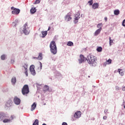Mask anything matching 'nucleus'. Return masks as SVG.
I'll return each instance as SVG.
<instances>
[{"mask_svg": "<svg viewBox=\"0 0 125 125\" xmlns=\"http://www.w3.org/2000/svg\"><path fill=\"white\" fill-rule=\"evenodd\" d=\"M80 59L79 60L80 64H81V63H83V61L85 60V58H84V57H83V55H80Z\"/></svg>", "mask_w": 125, "mask_h": 125, "instance_id": "4468645a", "label": "nucleus"}, {"mask_svg": "<svg viewBox=\"0 0 125 125\" xmlns=\"http://www.w3.org/2000/svg\"><path fill=\"white\" fill-rule=\"evenodd\" d=\"M103 27V24L102 23H100L98 24L97 28H99V30H102V27Z\"/></svg>", "mask_w": 125, "mask_h": 125, "instance_id": "412c9836", "label": "nucleus"}, {"mask_svg": "<svg viewBox=\"0 0 125 125\" xmlns=\"http://www.w3.org/2000/svg\"><path fill=\"white\" fill-rule=\"evenodd\" d=\"M11 81H12V84H15V83H16V78L13 77L12 78Z\"/></svg>", "mask_w": 125, "mask_h": 125, "instance_id": "a878e982", "label": "nucleus"}, {"mask_svg": "<svg viewBox=\"0 0 125 125\" xmlns=\"http://www.w3.org/2000/svg\"><path fill=\"white\" fill-rule=\"evenodd\" d=\"M107 19L108 18H107V17H104V21H105V22H107Z\"/></svg>", "mask_w": 125, "mask_h": 125, "instance_id": "c03bdc74", "label": "nucleus"}, {"mask_svg": "<svg viewBox=\"0 0 125 125\" xmlns=\"http://www.w3.org/2000/svg\"><path fill=\"white\" fill-rule=\"evenodd\" d=\"M39 63H40V67H38V69H39L40 71H41L42 68V64L41 62H40Z\"/></svg>", "mask_w": 125, "mask_h": 125, "instance_id": "2f4dec72", "label": "nucleus"}, {"mask_svg": "<svg viewBox=\"0 0 125 125\" xmlns=\"http://www.w3.org/2000/svg\"><path fill=\"white\" fill-rule=\"evenodd\" d=\"M14 22H15L16 24H17H17H18V23H19V21H18V20H16L14 21Z\"/></svg>", "mask_w": 125, "mask_h": 125, "instance_id": "4c0bfd02", "label": "nucleus"}, {"mask_svg": "<svg viewBox=\"0 0 125 125\" xmlns=\"http://www.w3.org/2000/svg\"><path fill=\"white\" fill-rule=\"evenodd\" d=\"M12 25L13 26V27H16V26H17V23H16L14 21V22H13Z\"/></svg>", "mask_w": 125, "mask_h": 125, "instance_id": "f704fd0d", "label": "nucleus"}, {"mask_svg": "<svg viewBox=\"0 0 125 125\" xmlns=\"http://www.w3.org/2000/svg\"><path fill=\"white\" fill-rule=\"evenodd\" d=\"M107 64H108L107 62H104V66H106V65H107Z\"/></svg>", "mask_w": 125, "mask_h": 125, "instance_id": "a18cd8bd", "label": "nucleus"}, {"mask_svg": "<svg viewBox=\"0 0 125 125\" xmlns=\"http://www.w3.org/2000/svg\"><path fill=\"white\" fill-rule=\"evenodd\" d=\"M34 59H38V60H42V54L40 53L39 54V56L37 58L34 57Z\"/></svg>", "mask_w": 125, "mask_h": 125, "instance_id": "dca6fc26", "label": "nucleus"}, {"mask_svg": "<svg viewBox=\"0 0 125 125\" xmlns=\"http://www.w3.org/2000/svg\"><path fill=\"white\" fill-rule=\"evenodd\" d=\"M35 2L36 3H40V2H41V1H40V0H36Z\"/></svg>", "mask_w": 125, "mask_h": 125, "instance_id": "a19ab883", "label": "nucleus"}, {"mask_svg": "<svg viewBox=\"0 0 125 125\" xmlns=\"http://www.w3.org/2000/svg\"><path fill=\"white\" fill-rule=\"evenodd\" d=\"M43 90L44 91H48V90H49V86L45 85L43 87Z\"/></svg>", "mask_w": 125, "mask_h": 125, "instance_id": "393cba45", "label": "nucleus"}, {"mask_svg": "<svg viewBox=\"0 0 125 125\" xmlns=\"http://www.w3.org/2000/svg\"><path fill=\"white\" fill-rule=\"evenodd\" d=\"M50 29H51V28H50V27H49L48 28V31H49V30H50Z\"/></svg>", "mask_w": 125, "mask_h": 125, "instance_id": "de8ad7c7", "label": "nucleus"}, {"mask_svg": "<svg viewBox=\"0 0 125 125\" xmlns=\"http://www.w3.org/2000/svg\"><path fill=\"white\" fill-rule=\"evenodd\" d=\"M108 109H105L104 111V114L106 115V114H108Z\"/></svg>", "mask_w": 125, "mask_h": 125, "instance_id": "ea45409f", "label": "nucleus"}, {"mask_svg": "<svg viewBox=\"0 0 125 125\" xmlns=\"http://www.w3.org/2000/svg\"><path fill=\"white\" fill-rule=\"evenodd\" d=\"M12 101L11 100H9L7 101L5 104V108L6 110H8V108H10L11 106H12Z\"/></svg>", "mask_w": 125, "mask_h": 125, "instance_id": "0eeeda50", "label": "nucleus"}, {"mask_svg": "<svg viewBox=\"0 0 125 125\" xmlns=\"http://www.w3.org/2000/svg\"><path fill=\"white\" fill-rule=\"evenodd\" d=\"M124 108L125 109V105H124Z\"/></svg>", "mask_w": 125, "mask_h": 125, "instance_id": "3c124183", "label": "nucleus"}, {"mask_svg": "<svg viewBox=\"0 0 125 125\" xmlns=\"http://www.w3.org/2000/svg\"><path fill=\"white\" fill-rule=\"evenodd\" d=\"M62 125H68V124L66 122H63Z\"/></svg>", "mask_w": 125, "mask_h": 125, "instance_id": "79ce46f5", "label": "nucleus"}, {"mask_svg": "<svg viewBox=\"0 0 125 125\" xmlns=\"http://www.w3.org/2000/svg\"><path fill=\"white\" fill-rule=\"evenodd\" d=\"M11 9L13 10L12 11V14L15 15H18L19 13H20V9L15 8L14 7H11Z\"/></svg>", "mask_w": 125, "mask_h": 125, "instance_id": "423d86ee", "label": "nucleus"}, {"mask_svg": "<svg viewBox=\"0 0 125 125\" xmlns=\"http://www.w3.org/2000/svg\"><path fill=\"white\" fill-rule=\"evenodd\" d=\"M50 51L52 54L55 55L57 53V46H56V43L54 41H51L49 45Z\"/></svg>", "mask_w": 125, "mask_h": 125, "instance_id": "f03ea898", "label": "nucleus"}, {"mask_svg": "<svg viewBox=\"0 0 125 125\" xmlns=\"http://www.w3.org/2000/svg\"><path fill=\"white\" fill-rule=\"evenodd\" d=\"M87 61L88 63L93 67H95V66L97 65V62H96V61H97V58L93 55L89 54L87 56Z\"/></svg>", "mask_w": 125, "mask_h": 125, "instance_id": "f257e3e1", "label": "nucleus"}, {"mask_svg": "<svg viewBox=\"0 0 125 125\" xmlns=\"http://www.w3.org/2000/svg\"><path fill=\"white\" fill-rule=\"evenodd\" d=\"M24 74H25L26 77H28V70H25Z\"/></svg>", "mask_w": 125, "mask_h": 125, "instance_id": "c9c22d12", "label": "nucleus"}, {"mask_svg": "<svg viewBox=\"0 0 125 125\" xmlns=\"http://www.w3.org/2000/svg\"><path fill=\"white\" fill-rule=\"evenodd\" d=\"M37 107V104L36 103H34L32 105H31V111H33Z\"/></svg>", "mask_w": 125, "mask_h": 125, "instance_id": "2eb2a0df", "label": "nucleus"}, {"mask_svg": "<svg viewBox=\"0 0 125 125\" xmlns=\"http://www.w3.org/2000/svg\"><path fill=\"white\" fill-rule=\"evenodd\" d=\"M42 125H46V124H43Z\"/></svg>", "mask_w": 125, "mask_h": 125, "instance_id": "09e8293b", "label": "nucleus"}, {"mask_svg": "<svg viewBox=\"0 0 125 125\" xmlns=\"http://www.w3.org/2000/svg\"><path fill=\"white\" fill-rule=\"evenodd\" d=\"M4 113H3L2 112H0V119L1 120H2V118H4Z\"/></svg>", "mask_w": 125, "mask_h": 125, "instance_id": "cd10ccee", "label": "nucleus"}, {"mask_svg": "<svg viewBox=\"0 0 125 125\" xmlns=\"http://www.w3.org/2000/svg\"><path fill=\"white\" fill-rule=\"evenodd\" d=\"M98 52H101L102 51V47H99L97 48Z\"/></svg>", "mask_w": 125, "mask_h": 125, "instance_id": "7c9ffc66", "label": "nucleus"}, {"mask_svg": "<svg viewBox=\"0 0 125 125\" xmlns=\"http://www.w3.org/2000/svg\"><path fill=\"white\" fill-rule=\"evenodd\" d=\"M118 72L120 76H124V75H125V71H124L122 69H118Z\"/></svg>", "mask_w": 125, "mask_h": 125, "instance_id": "6ab92c4d", "label": "nucleus"}, {"mask_svg": "<svg viewBox=\"0 0 125 125\" xmlns=\"http://www.w3.org/2000/svg\"><path fill=\"white\" fill-rule=\"evenodd\" d=\"M71 13H68L66 15H65L64 17L65 21H66V22H69V21H71V20H72V17H71Z\"/></svg>", "mask_w": 125, "mask_h": 125, "instance_id": "6e6552de", "label": "nucleus"}, {"mask_svg": "<svg viewBox=\"0 0 125 125\" xmlns=\"http://www.w3.org/2000/svg\"><path fill=\"white\" fill-rule=\"evenodd\" d=\"M42 38H44L46 36V35H47V31H42Z\"/></svg>", "mask_w": 125, "mask_h": 125, "instance_id": "4be33fe9", "label": "nucleus"}, {"mask_svg": "<svg viewBox=\"0 0 125 125\" xmlns=\"http://www.w3.org/2000/svg\"><path fill=\"white\" fill-rule=\"evenodd\" d=\"M106 62L108 65H109V64H111V63H112V60L111 59H109L106 61Z\"/></svg>", "mask_w": 125, "mask_h": 125, "instance_id": "72a5a7b5", "label": "nucleus"}, {"mask_svg": "<svg viewBox=\"0 0 125 125\" xmlns=\"http://www.w3.org/2000/svg\"><path fill=\"white\" fill-rule=\"evenodd\" d=\"M88 3H89V5H92L93 3V0H90L88 1Z\"/></svg>", "mask_w": 125, "mask_h": 125, "instance_id": "473e14b6", "label": "nucleus"}, {"mask_svg": "<svg viewBox=\"0 0 125 125\" xmlns=\"http://www.w3.org/2000/svg\"><path fill=\"white\" fill-rule=\"evenodd\" d=\"M22 70H24L25 71L28 70V64L27 63L22 64Z\"/></svg>", "mask_w": 125, "mask_h": 125, "instance_id": "f3484780", "label": "nucleus"}, {"mask_svg": "<svg viewBox=\"0 0 125 125\" xmlns=\"http://www.w3.org/2000/svg\"><path fill=\"white\" fill-rule=\"evenodd\" d=\"M103 120H107V116H104Z\"/></svg>", "mask_w": 125, "mask_h": 125, "instance_id": "37998d69", "label": "nucleus"}, {"mask_svg": "<svg viewBox=\"0 0 125 125\" xmlns=\"http://www.w3.org/2000/svg\"><path fill=\"white\" fill-rule=\"evenodd\" d=\"M14 102L16 105H20V103H21V100L18 98V97H15L14 99Z\"/></svg>", "mask_w": 125, "mask_h": 125, "instance_id": "9d476101", "label": "nucleus"}, {"mask_svg": "<svg viewBox=\"0 0 125 125\" xmlns=\"http://www.w3.org/2000/svg\"><path fill=\"white\" fill-rule=\"evenodd\" d=\"M36 85H37V86H38V83H36Z\"/></svg>", "mask_w": 125, "mask_h": 125, "instance_id": "8fccbe9b", "label": "nucleus"}, {"mask_svg": "<svg viewBox=\"0 0 125 125\" xmlns=\"http://www.w3.org/2000/svg\"><path fill=\"white\" fill-rule=\"evenodd\" d=\"M22 31L24 35H27L30 34V27L28 26V22H26L22 27Z\"/></svg>", "mask_w": 125, "mask_h": 125, "instance_id": "7ed1b4c3", "label": "nucleus"}, {"mask_svg": "<svg viewBox=\"0 0 125 125\" xmlns=\"http://www.w3.org/2000/svg\"><path fill=\"white\" fill-rule=\"evenodd\" d=\"M21 92L23 95L28 94V93L30 92V90H29V86H28L27 84L24 85L22 87Z\"/></svg>", "mask_w": 125, "mask_h": 125, "instance_id": "20e7f679", "label": "nucleus"}, {"mask_svg": "<svg viewBox=\"0 0 125 125\" xmlns=\"http://www.w3.org/2000/svg\"><path fill=\"white\" fill-rule=\"evenodd\" d=\"M30 71L32 76H36V71L35 70V65H31L30 67Z\"/></svg>", "mask_w": 125, "mask_h": 125, "instance_id": "1a4fd4ad", "label": "nucleus"}, {"mask_svg": "<svg viewBox=\"0 0 125 125\" xmlns=\"http://www.w3.org/2000/svg\"><path fill=\"white\" fill-rule=\"evenodd\" d=\"M122 90H123V91H125V86L123 87L122 88Z\"/></svg>", "mask_w": 125, "mask_h": 125, "instance_id": "49530a36", "label": "nucleus"}, {"mask_svg": "<svg viewBox=\"0 0 125 125\" xmlns=\"http://www.w3.org/2000/svg\"><path fill=\"white\" fill-rule=\"evenodd\" d=\"M74 117L76 118V119H80V118L82 117V112L80 111H77L74 114Z\"/></svg>", "mask_w": 125, "mask_h": 125, "instance_id": "9b49d317", "label": "nucleus"}, {"mask_svg": "<svg viewBox=\"0 0 125 125\" xmlns=\"http://www.w3.org/2000/svg\"><path fill=\"white\" fill-rule=\"evenodd\" d=\"M49 91H50V90H49Z\"/></svg>", "mask_w": 125, "mask_h": 125, "instance_id": "603ef678", "label": "nucleus"}, {"mask_svg": "<svg viewBox=\"0 0 125 125\" xmlns=\"http://www.w3.org/2000/svg\"><path fill=\"white\" fill-rule=\"evenodd\" d=\"M113 42H114V40H112L111 39V37H109V45L111 46L112 44H113Z\"/></svg>", "mask_w": 125, "mask_h": 125, "instance_id": "c756f323", "label": "nucleus"}, {"mask_svg": "<svg viewBox=\"0 0 125 125\" xmlns=\"http://www.w3.org/2000/svg\"><path fill=\"white\" fill-rule=\"evenodd\" d=\"M6 57H7V56L5 54H3L0 56L1 60H5V59H6Z\"/></svg>", "mask_w": 125, "mask_h": 125, "instance_id": "5701e85b", "label": "nucleus"}, {"mask_svg": "<svg viewBox=\"0 0 125 125\" xmlns=\"http://www.w3.org/2000/svg\"><path fill=\"white\" fill-rule=\"evenodd\" d=\"M13 119H15V116H11L10 119H4V120H3V123H11V122H12V120H13Z\"/></svg>", "mask_w": 125, "mask_h": 125, "instance_id": "f8f14e48", "label": "nucleus"}, {"mask_svg": "<svg viewBox=\"0 0 125 125\" xmlns=\"http://www.w3.org/2000/svg\"><path fill=\"white\" fill-rule=\"evenodd\" d=\"M122 25L123 27H125V19L122 22Z\"/></svg>", "mask_w": 125, "mask_h": 125, "instance_id": "e433bc0d", "label": "nucleus"}, {"mask_svg": "<svg viewBox=\"0 0 125 125\" xmlns=\"http://www.w3.org/2000/svg\"><path fill=\"white\" fill-rule=\"evenodd\" d=\"M80 15H81L80 12H78L75 14L74 20L73 21L74 24H77V23L79 22V20L80 19Z\"/></svg>", "mask_w": 125, "mask_h": 125, "instance_id": "39448f33", "label": "nucleus"}, {"mask_svg": "<svg viewBox=\"0 0 125 125\" xmlns=\"http://www.w3.org/2000/svg\"><path fill=\"white\" fill-rule=\"evenodd\" d=\"M14 62H15L14 59H13L11 60V64H14Z\"/></svg>", "mask_w": 125, "mask_h": 125, "instance_id": "58836bf2", "label": "nucleus"}, {"mask_svg": "<svg viewBox=\"0 0 125 125\" xmlns=\"http://www.w3.org/2000/svg\"><path fill=\"white\" fill-rule=\"evenodd\" d=\"M33 125H39V120L36 119L33 124Z\"/></svg>", "mask_w": 125, "mask_h": 125, "instance_id": "c85d7f7f", "label": "nucleus"}, {"mask_svg": "<svg viewBox=\"0 0 125 125\" xmlns=\"http://www.w3.org/2000/svg\"><path fill=\"white\" fill-rule=\"evenodd\" d=\"M67 45H68V46H73L74 43L71 41H69L67 43Z\"/></svg>", "mask_w": 125, "mask_h": 125, "instance_id": "b1692460", "label": "nucleus"}, {"mask_svg": "<svg viewBox=\"0 0 125 125\" xmlns=\"http://www.w3.org/2000/svg\"><path fill=\"white\" fill-rule=\"evenodd\" d=\"M101 31H102V30L101 29H97L94 33V36H98V35H99V34H100Z\"/></svg>", "mask_w": 125, "mask_h": 125, "instance_id": "a211bd4d", "label": "nucleus"}, {"mask_svg": "<svg viewBox=\"0 0 125 125\" xmlns=\"http://www.w3.org/2000/svg\"><path fill=\"white\" fill-rule=\"evenodd\" d=\"M99 7V3H94L92 5V8L93 9H97Z\"/></svg>", "mask_w": 125, "mask_h": 125, "instance_id": "ddd939ff", "label": "nucleus"}, {"mask_svg": "<svg viewBox=\"0 0 125 125\" xmlns=\"http://www.w3.org/2000/svg\"><path fill=\"white\" fill-rule=\"evenodd\" d=\"M114 15H119L120 14V10H115L114 11Z\"/></svg>", "mask_w": 125, "mask_h": 125, "instance_id": "bb28decb", "label": "nucleus"}, {"mask_svg": "<svg viewBox=\"0 0 125 125\" xmlns=\"http://www.w3.org/2000/svg\"><path fill=\"white\" fill-rule=\"evenodd\" d=\"M36 11H37V9H36V8H32L30 10V13L31 14H34V13H36Z\"/></svg>", "mask_w": 125, "mask_h": 125, "instance_id": "aec40b11", "label": "nucleus"}]
</instances>
